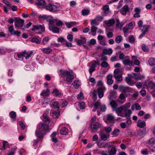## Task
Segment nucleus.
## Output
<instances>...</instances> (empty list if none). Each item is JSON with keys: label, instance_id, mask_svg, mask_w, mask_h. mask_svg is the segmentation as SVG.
<instances>
[{"label": "nucleus", "instance_id": "obj_13", "mask_svg": "<svg viewBox=\"0 0 155 155\" xmlns=\"http://www.w3.org/2000/svg\"><path fill=\"white\" fill-rule=\"evenodd\" d=\"M117 97L116 92L114 91H111L110 93V97H109L110 100H113L116 98Z\"/></svg>", "mask_w": 155, "mask_h": 155}, {"label": "nucleus", "instance_id": "obj_29", "mask_svg": "<svg viewBox=\"0 0 155 155\" xmlns=\"http://www.w3.org/2000/svg\"><path fill=\"white\" fill-rule=\"evenodd\" d=\"M33 52L32 51H31L30 52H27L26 51V52L25 53V56L26 59H27L31 57L32 55L33 54Z\"/></svg>", "mask_w": 155, "mask_h": 155}, {"label": "nucleus", "instance_id": "obj_8", "mask_svg": "<svg viewBox=\"0 0 155 155\" xmlns=\"http://www.w3.org/2000/svg\"><path fill=\"white\" fill-rule=\"evenodd\" d=\"M106 89L105 87H102L98 88L97 89L98 93V97L101 98L104 96V92Z\"/></svg>", "mask_w": 155, "mask_h": 155}, {"label": "nucleus", "instance_id": "obj_28", "mask_svg": "<svg viewBox=\"0 0 155 155\" xmlns=\"http://www.w3.org/2000/svg\"><path fill=\"white\" fill-rule=\"evenodd\" d=\"M42 51L46 54H49L52 51V50L49 48H45L42 49Z\"/></svg>", "mask_w": 155, "mask_h": 155}, {"label": "nucleus", "instance_id": "obj_9", "mask_svg": "<svg viewBox=\"0 0 155 155\" xmlns=\"http://www.w3.org/2000/svg\"><path fill=\"white\" fill-rule=\"evenodd\" d=\"M129 11V9L128 6L127 5H125L123 6L120 12L123 15H125Z\"/></svg>", "mask_w": 155, "mask_h": 155}, {"label": "nucleus", "instance_id": "obj_27", "mask_svg": "<svg viewBox=\"0 0 155 155\" xmlns=\"http://www.w3.org/2000/svg\"><path fill=\"white\" fill-rule=\"evenodd\" d=\"M125 81L129 85H134V81L132 80L131 78L129 77H126Z\"/></svg>", "mask_w": 155, "mask_h": 155}, {"label": "nucleus", "instance_id": "obj_38", "mask_svg": "<svg viewBox=\"0 0 155 155\" xmlns=\"http://www.w3.org/2000/svg\"><path fill=\"white\" fill-rule=\"evenodd\" d=\"M149 63L151 66L155 65V59L153 58H150L149 61Z\"/></svg>", "mask_w": 155, "mask_h": 155}, {"label": "nucleus", "instance_id": "obj_52", "mask_svg": "<svg viewBox=\"0 0 155 155\" xmlns=\"http://www.w3.org/2000/svg\"><path fill=\"white\" fill-rule=\"evenodd\" d=\"M120 132L119 130L117 128H115L114 129L113 134L115 136H117L118 134V133Z\"/></svg>", "mask_w": 155, "mask_h": 155}, {"label": "nucleus", "instance_id": "obj_40", "mask_svg": "<svg viewBox=\"0 0 155 155\" xmlns=\"http://www.w3.org/2000/svg\"><path fill=\"white\" fill-rule=\"evenodd\" d=\"M103 9L104 10V14H107L109 12V7L108 5H105L103 7Z\"/></svg>", "mask_w": 155, "mask_h": 155}, {"label": "nucleus", "instance_id": "obj_44", "mask_svg": "<svg viewBox=\"0 0 155 155\" xmlns=\"http://www.w3.org/2000/svg\"><path fill=\"white\" fill-rule=\"evenodd\" d=\"M142 50L145 52H148L149 51V48L144 44H143L142 46Z\"/></svg>", "mask_w": 155, "mask_h": 155}, {"label": "nucleus", "instance_id": "obj_61", "mask_svg": "<svg viewBox=\"0 0 155 155\" xmlns=\"http://www.w3.org/2000/svg\"><path fill=\"white\" fill-rule=\"evenodd\" d=\"M83 94L80 93L78 95L77 98L78 99L81 100L83 99Z\"/></svg>", "mask_w": 155, "mask_h": 155}, {"label": "nucleus", "instance_id": "obj_21", "mask_svg": "<svg viewBox=\"0 0 155 155\" xmlns=\"http://www.w3.org/2000/svg\"><path fill=\"white\" fill-rule=\"evenodd\" d=\"M146 126V123L144 121L139 120L137 124V126L140 128H142Z\"/></svg>", "mask_w": 155, "mask_h": 155}, {"label": "nucleus", "instance_id": "obj_33", "mask_svg": "<svg viewBox=\"0 0 155 155\" xmlns=\"http://www.w3.org/2000/svg\"><path fill=\"white\" fill-rule=\"evenodd\" d=\"M97 28L94 25H92L91 28V31L92 32V35L93 36H95Z\"/></svg>", "mask_w": 155, "mask_h": 155}, {"label": "nucleus", "instance_id": "obj_49", "mask_svg": "<svg viewBox=\"0 0 155 155\" xmlns=\"http://www.w3.org/2000/svg\"><path fill=\"white\" fill-rule=\"evenodd\" d=\"M31 41L33 42H35L37 44L40 43V41H39L37 38H34L31 40Z\"/></svg>", "mask_w": 155, "mask_h": 155}, {"label": "nucleus", "instance_id": "obj_60", "mask_svg": "<svg viewBox=\"0 0 155 155\" xmlns=\"http://www.w3.org/2000/svg\"><path fill=\"white\" fill-rule=\"evenodd\" d=\"M49 40V38L48 37H46L44 38L43 40V43L44 45L46 44Z\"/></svg>", "mask_w": 155, "mask_h": 155}, {"label": "nucleus", "instance_id": "obj_20", "mask_svg": "<svg viewBox=\"0 0 155 155\" xmlns=\"http://www.w3.org/2000/svg\"><path fill=\"white\" fill-rule=\"evenodd\" d=\"M117 150L114 147H112L110 150L108 151L109 155H115L117 152Z\"/></svg>", "mask_w": 155, "mask_h": 155}, {"label": "nucleus", "instance_id": "obj_7", "mask_svg": "<svg viewBox=\"0 0 155 155\" xmlns=\"http://www.w3.org/2000/svg\"><path fill=\"white\" fill-rule=\"evenodd\" d=\"M35 4L39 8H44L46 6V2L45 0H37Z\"/></svg>", "mask_w": 155, "mask_h": 155}, {"label": "nucleus", "instance_id": "obj_62", "mask_svg": "<svg viewBox=\"0 0 155 155\" xmlns=\"http://www.w3.org/2000/svg\"><path fill=\"white\" fill-rule=\"evenodd\" d=\"M136 109L137 110H140L141 109L140 106L138 103L135 104Z\"/></svg>", "mask_w": 155, "mask_h": 155}, {"label": "nucleus", "instance_id": "obj_34", "mask_svg": "<svg viewBox=\"0 0 155 155\" xmlns=\"http://www.w3.org/2000/svg\"><path fill=\"white\" fill-rule=\"evenodd\" d=\"M25 52H26V51H24L22 52L18 53L17 54L18 58L19 59H23V56H25Z\"/></svg>", "mask_w": 155, "mask_h": 155}, {"label": "nucleus", "instance_id": "obj_2", "mask_svg": "<svg viewBox=\"0 0 155 155\" xmlns=\"http://www.w3.org/2000/svg\"><path fill=\"white\" fill-rule=\"evenodd\" d=\"M31 30L33 31L38 30L40 33H41L45 31V27L43 24L42 25L39 24L33 25Z\"/></svg>", "mask_w": 155, "mask_h": 155}, {"label": "nucleus", "instance_id": "obj_25", "mask_svg": "<svg viewBox=\"0 0 155 155\" xmlns=\"http://www.w3.org/2000/svg\"><path fill=\"white\" fill-rule=\"evenodd\" d=\"M68 130L67 128L63 127L60 130V133L62 135H65L68 133Z\"/></svg>", "mask_w": 155, "mask_h": 155}, {"label": "nucleus", "instance_id": "obj_48", "mask_svg": "<svg viewBox=\"0 0 155 155\" xmlns=\"http://www.w3.org/2000/svg\"><path fill=\"white\" fill-rule=\"evenodd\" d=\"M114 117L111 114H109L107 115V119L110 121H112L114 120Z\"/></svg>", "mask_w": 155, "mask_h": 155}, {"label": "nucleus", "instance_id": "obj_22", "mask_svg": "<svg viewBox=\"0 0 155 155\" xmlns=\"http://www.w3.org/2000/svg\"><path fill=\"white\" fill-rule=\"evenodd\" d=\"M113 76L111 74H109L107 77V83L109 85L112 84L113 82L112 79Z\"/></svg>", "mask_w": 155, "mask_h": 155}, {"label": "nucleus", "instance_id": "obj_6", "mask_svg": "<svg viewBox=\"0 0 155 155\" xmlns=\"http://www.w3.org/2000/svg\"><path fill=\"white\" fill-rule=\"evenodd\" d=\"M8 31L11 35H17L19 36L20 35L21 33L18 31H15L13 25H11L8 28Z\"/></svg>", "mask_w": 155, "mask_h": 155}, {"label": "nucleus", "instance_id": "obj_35", "mask_svg": "<svg viewBox=\"0 0 155 155\" xmlns=\"http://www.w3.org/2000/svg\"><path fill=\"white\" fill-rule=\"evenodd\" d=\"M115 142L114 141L109 142L106 143L105 145L103 147L105 148L106 147H110L114 144Z\"/></svg>", "mask_w": 155, "mask_h": 155}, {"label": "nucleus", "instance_id": "obj_19", "mask_svg": "<svg viewBox=\"0 0 155 155\" xmlns=\"http://www.w3.org/2000/svg\"><path fill=\"white\" fill-rule=\"evenodd\" d=\"M115 23V20L113 19H111L105 22V23L108 26H110L114 25Z\"/></svg>", "mask_w": 155, "mask_h": 155}, {"label": "nucleus", "instance_id": "obj_47", "mask_svg": "<svg viewBox=\"0 0 155 155\" xmlns=\"http://www.w3.org/2000/svg\"><path fill=\"white\" fill-rule=\"evenodd\" d=\"M50 91L48 89H47L45 91H43L41 95L42 96H47L49 94Z\"/></svg>", "mask_w": 155, "mask_h": 155}, {"label": "nucleus", "instance_id": "obj_39", "mask_svg": "<svg viewBox=\"0 0 155 155\" xmlns=\"http://www.w3.org/2000/svg\"><path fill=\"white\" fill-rule=\"evenodd\" d=\"M155 142V138L153 137L150 139L147 142V143L152 145Z\"/></svg>", "mask_w": 155, "mask_h": 155}, {"label": "nucleus", "instance_id": "obj_58", "mask_svg": "<svg viewBox=\"0 0 155 155\" xmlns=\"http://www.w3.org/2000/svg\"><path fill=\"white\" fill-rule=\"evenodd\" d=\"M129 42L131 43H133L135 41V39L133 37V36L131 35V36L130 37L129 39Z\"/></svg>", "mask_w": 155, "mask_h": 155}, {"label": "nucleus", "instance_id": "obj_46", "mask_svg": "<svg viewBox=\"0 0 155 155\" xmlns=\"http://www.w3.org/2000/svg\"><path fill=\"white\" fill-rule=\"evenodd\" d=\"M116 80L118 81H120L122 80V77L120 75H114Z\"/></svg>", "mask_w": 155, "mask_h": 155}, {"label": "nucleus", "instance_id": "obj_53", "mask_svg": "<svg viewBox=\"0 0 155 155\" xmlns=\"http://www.w3.org/2000/svg\"><path fill=\"white\" fill-rule=\"evenodd\" d=\"M89 13V11L87 9H84L82 10V13L83 15H88Z\"/></svg>", "mask_w": 155, "mask_h": 155}, {"label": "nucleus", "instance_id": "obj_16", "mask_svg": "<svg viewBox=\"0 0 155 155\" xmlns=\"http://www.w3.org/2000/svg\"><path fill=\"white\" fill-rule=\"evenodd\" d=\"M49 29L51 31L54 33H58L59 32V28L57 27L54 26H50L49 27Z\"/></svg>", "mask_w": 155, "mask_h": 155}, {"label": "nucleus", "instance_id": "obj_43", "mask_svg": "<svg viewBox=\"0 0 155 155\" xmlns=\"http://www.w3.org/2000/svg\"><path fill=\"white\" fill-rule=\"evenodd\" d=\"M96 44V41L94 39H92L90 41L87 42V44L89 46L94 45Z\"/></svg>", "mask_w": 155, "mask_h": 155}, {"label": "nucleus", "instance_id": "obj_51", "mask_svg": "<svg viewBox=\"0 0 155 155\" xmlns=\"http://www.w3.org/2000/svg\"><path fill=\"white\" fill-rule=\"evenodd\" d=\"M65 24L66 25V26L68 28H70L72 27L73 26L74 24L72 22H65Z\"/></svg>", "mask_w": 155, "mask_h": 155}, {"label": "nucleus", "instance_id": "obj_50", "mask_svg": "<svg viewBox=\"0 0 155 155\" xmlns=\"http://www.w3.org/2000/svg\"><path fill=\"white\" fill-rule=\"evenodd\" d=\"M78 81H75L72 83L75 89H77L79 86V84H78Z\"/></svg>", "mask_w": 155, "mask_h": 155}, {"label": "nucleus", "instance_id": "obj_11", "mask_svg": "<svg viewBox=\"0 0 155 155\" xmlns=\"http://www.w3.org/2000/svg\"><path fill=\"white\" fill-rule=\"evenodd\" d=\"M143 131L141 130H139L134 133V135L135 136L139 137L140 138L143 137Z\"/></svg>", "mask_w": 155, "mask_h": 155}, {"label": "nucleus", "instance_id": "obj_14", "mask_svg": "<svg viewBox=\"0 0 155 155\" xmlns=\"http://www.w3.org/2000/svg\"><path fill=\"white\" fill-rule=\"evenodd\" d=\"M99 136L101 140L106 141L107 140V138L109 137V135H105L103 132L100 133Z\"/></svg>", "mask_w": 155, "mask_h": 155}, {"label": "nucleus", "instance_id": "obj_54", "mask_svg": "<svg viewBox=\"0 0 155 155\" xmlns=\"http://www.w3.org/2000/svg\"><path fill=\"white\" fill-rule=\"evenodd\" d=\"M78 106L81 109L85 108V103L84 102L80 103Z\"/></svg>", "mask_w": 155, "mask_h": 155}, {"label": "nucleus", "instance_id": "obj_17", "mask_svg": "<svg viewBox=\"0 0 155 155\" xmlns=\"http://www.w3.org/2000/svg\"><path fill=\"white\" fill-rule=\"evenodd\" d=\"M123 64L125 65L130 66L133 64V62L130 59H125L122 61Z\"/></svg>", "mask_w": 155, "mask_h": 155}, {"label": "nucleus", "instance_id": "obj_23", "mask_svg": "<svg viewBox=\"0 0 155 155\" xmlns=\"http://www.w3.org/2000/svg\"><path fill=\"white\" fill-rule=\"evenodd\" d=\"M155 87V83H153L152 81L149 82L147 83V88H150L151 89H154Z\"/></svg>", "mask_w": 155, "mask_h": 155}, {"label": "nucleus", "instance_id": "obj_41", "mask_svg": "<svg viewBox=\"0 0 155 155\" xmlns=\"http://www.w3.org/2000/svg\"><path fill=\"white\" fill-rule=\"evenodd\" d=\"M110 104L112 107L115 108L117 107V104L116 102L114 100H112L110 103Z\"/></svg>", "mask_w": 155, "mask_h": 155}, {"label": "nucleus", "instance_id": "obj_45", "mask_svg": "<svg viewBox=\"0 0 155 155\" xmlns=\"http://www.w3.org/2000/svg\"><path fill=\"white\" fill-rule=\"evenodd\" d=\"M91 24L92 25H99V23L97 21L96 19H94L91 21Z\"/></svg>", "mask_w": 155, "mask_h": 155}, {"label": "nucleus", "instance_id": "obj_4", "mask_svg": "<svg viewBox=\"0 0 155 155\" xmlns=\"http://www.w3.org/2000/svg\"><path fill=\"white\" fill-rule=\"evenodd\" d=\"M99 62L98 61H94L89 63V66L91 68L89 69V71L90 74L95 70V68L96 66V65H99Z\"/></svg>", "mask_w": 155, "mask_h": 155}, {"label": "nucleus", "instance_id": "obj_57", "mask_svg": "<svg viewBox=\"0 0 155 155\" xmlns=\"http://www.w3.org/2000/svg\"><path fill=\"white\" fill-rule=\"evenodd\" d=\"M95 19H96L97 20L102 21L103 20V17L101 16L97 15L96 16Z\"/></svg>", "mask_w": 155, "mask_h": 155}, {"label": "nucleus", "instance_id": "obj_26", "mask_svg": "<svg viewBox=\"0 0 155 155\" xmlns=\"http://www.w3.org/2000/svg\"><path fill=\"white\" fill-rule=\"evenodd\" d=\"M51 106L52 107H54V108L59 109L60 108L59 103L57 101H54L51 105Z\"/></svg>", "mask_w": 155, "mask_h": 155}, {"label": "nucleus", "instance_id": "obj_37", "mask_svg": "<svg viewBox=\"0 0 155 155\" xmlns=\"http://www.w3.org/2000/svg\"><path fill=\"white\" fill-rule=\"evenodd\" d=\"M123 38L121 35L117 36L115 39V41L118 43H119L122 40Z\"/></svg>", "mask_w": 155, "mask_h": 155}, {"label": "nucleus", "instance_id": "obj_64", "mask_svg": "<svg viewBox=\"0 0 155 155\" xmlns=\"http://www.w3.org/2000/svg\"><path fill=\"white\" fill-rule=\"evenodd\" d=\"M107 150H103L101 151L100 153L101 155H108Z\"/></svg>", "mask_w": 155, "mask_h": 155}, {"label": "nucleus", "instance_id": "obj_5", "mask_svg": "<svg viewBox=\"0 0 155 155\" xmlns=\"http://www.w3.org/2000/svg\"><path fill=\"white\" fill-rule=\"evenodd\" d=\"M46 9L52 12H56L59 10V8L54 5L49 4L46 6Z\"/></svg>", "mask_w": 155, "mask_h": 155}, {"label": "nucleus", "instance_id": "obj_55", "mask_svg": "<svg viewBox=\"0 0 155 155\" xmlns=\"http://www.w3.org/2000/svg\"><path fill=\"white\" fill-rule=\"evenodd\" d=\"M100 111L104 112L106 109V106L105 105H101L100 106Z\"/></svg>", "mask_w": 155, "mask_h": 155}, {"label": "nucleus", "instance_id": "obj_42", "mask_svg": "<svg viewBox=\"0 0 155 155\" xmlns=\"http://www.w3.org/2000/svg\"><path fill=\"white\" fill-rule=\"evenodd\" d=\"M55 96H59L61 95V93L57 89H55L53 92Z\"/></svg>", "mask_w": 155, "mask_h": 155}, {"label": "nucleus", "instance_id": "obj_63", "mask_svg": "<svg viewBox=\"0 0 155 155\" xmlns=\"http://www.w3.org/2000/svg\"><path fill=\"white\" fill-rule=\"evenodd\" d=\"M63 25V22L60 20L58 21L56 23V25L58 26H62Z\"/></svg>", "mask_w": 155, "mask_h": 155}, {"label": "nucleus", "instance_id": "obj_56", "mask_svg": "<svg viewBox=\"0 0 155 155\" xmlns=\"http://www.w3.org/2000/svg\"><path fill=\"white\" fill-rule=\"evenodd\" d=\"M101 65L103 67L106 68L109 66V64L107 62L103 61L101 63Z\"/></svg>", "mask_w": 155, "mask_h": 155}, {"label": "nucleus", "instance_id": "obj_12", "mask_svg": "<svg viewBox=\"0 0 155 155\" xmlns=\"http://www.w3.org/2000/svg\"><path fill=\"white\" fill-rule=\"evenodd\" d=\"M93 129L92 131L93 132H95L98 128H100L101 125L97 122H96L93 124Z\"/></svg>", "mask_w": 155, "mask_h": 155}, {"label": "nucleus", "instance_id": "obj_18", "mask_svg": "<svg viewBox=\"0 0 155 155\" xmlns=\"http://www.w3.org/2000/svg\"><path fill=\"white\" fill-rule=\"evenodd\" d=\"M66 79V81L68 84H70L74 79V76L70 74L67 76Z\"/></svg>", "mask_w": 155, "mask_h": 155}, {"label": "nucleus", "instance_id": "obj_1", "mask_svg": "<svg viewBox=\"0 0 155 155\" xmlns=\"http://www.w3.org/2000/svg\"><path fill=\"white\" fill-rule=\"evenodd\" d=\"M14 21L15 22V25L16 27H20L21 29L23 30H24V28H22L24 23V20L21 19L19 17H16L14 19Z\"/></svg>", "mask_w": 155, "mask_h": 155}, {"label": "nucleus", "instance_id": "obj_31", "mask_svg": "<svg viewBox=\"0 0 155 155\" xmlns=\"http://www.w3.org/2000/svg\"><path fill=\"white\" fill-rule=\"evenodd\" d=\"M150 28V26L148 25H144L143 26V28L141 29V31L143 32H144L145 33L147 32Z\"/></svg>", "mask_w": 155, "mask_h": 155}, {"label": "nucleus", "instance_id": "obj_24", "mask_svg": "<svg viewBox=\"0 0 155 155\" xmlns=\"http://www.w3.org/2000/svg\"><path fill=\"white\" fill-rule=\"evenodd\" d=\"M39 130L37 129L35 132V135L39 139H41L43 138V134Z\"/></svg>", "mask_w": 155, "mask_h": 155}, {"label": "nucleus", "instance_id": "obj_32", "mask_svg": "<svg viewBox=\"0 0 155 155\" xmlns=\"http://www.w3.org/2000/svg\"><path fill=\"white\" fill-rule=\"evenodd\" d=\"M9 115L10 117L12 118L13 121H15L16 116V112L13 111H11L9 113Z\"/></svg>", "mask_w": 155, "mask_h": 155}, {"label": "nucleus", "instance_id": "obj_36", "mask_svg": "<svg viewBox=\"0 0 155 155\" xmlns=\"http://www.w3.org/2000/svg\"><path fill=\"white\" fill-rule=\"evenodd\" d=\"M60 71L61 73L62 74L66 76H67L70 74V72L66 70H61Z\"/></svg>", "mask_w": 155, "mask_h": 155}, {"label": "nucleus", "instance_id": "obj_59", "mask_svg": "<svg viewBox=\"0 0 155 155\" xmlns=\"http://www.w3.org/2000/svg\"><path fill=\"white\" fill-rule=\"evenodd\" d=\"M105 131L107 133H109L112 130V129L110 127H105L104 129Z\"/></svg>", "mask_w": 155, "mask_h": 155}, {"label": "nucleus", "instance_id": "obj_15", "mask_svg": "<svg viewBox=\"0 0 155 155\" xmlns=\"http://www.w3.org/2000/svg\"><path fill=\"white\" fill-rule=\"evenodd\" d=\"M113 110L115 111L118 116L124 117V115L123 114H121V112L122 111V108H121V106H120V107L117 108Z\"/></svg>", "mask_w": 155, "mask_h": 155}, {"label": "nucleus", "instance_id": "obj_10", "mask_svg": "<svg viewBox=\"0 0 155 155\" xmlns=\"http://www.w3.org/2000/svg\"><path fill=\"white\" fill-rule=\"evenodd\" d=\"M120 89L121 91L124 92H131L133 90L132 88L129 87H125L123 86H120Z\"/></svg>", "mask_w": 155, "mask_h": 155}, {"label": "nucleus", "instance_id": "obj_3", "mask_svg": "<svg viewBox=\"0 0 155 155\" xmlns=\"http://www.w3.org/2000/svg\"><path fill=\"white\" fill-rule=\"evenodd\" d=\"M37 129L40 131L45 132L48 129L49 126L44 123H40L38 125Z\"/></svg>", "mask_w": 155, "mask_h": 155}, {"label": "nucleus", "instance_id": "obj_30", "mask_svg": "<svg viewBox=\"0 0 155 155\" xmlns=\"http://www.w3.org/2000/svg\"><path fill=\"white\" fill-rule=\"evenodd\" d=\"M46 20L48 21L49 22L50 24L52 25L53 24L54 22L53 18L51 16H47Z\"/></svg>", "mask_w": 155, "mask_h": 155}]
</instances>
